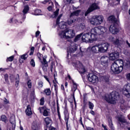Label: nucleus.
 <instances>
[{
    "instance_id": "nucleus-56",
    "label": "nucleus",
    "mask_w": 130,
    "mask_h": 130,
    "mask_svg": "<svg viewBox=\"0 0 130 130\" xmlns=\"http://www.w3.org/2000/svg\"><path fill=\"white\" fill-rule=\"evenodd\" d=\"M57 111L58 115L59 116V118H60V113H59V107H58V110H57Z\"/></svg>"
},
{
    "instance_id": "nucleus-28",
    "label": "nucleus",
    "mask_w": 130,
    "mask_h": 130,
    "mask_svg": "<svg viewBox=\"0 0 130 130\" xmlns=\"http://www.w3.org/2000/svg\"><path fill=\"white\" fill-rule=\"evenodd\" d=\"M59 27L60 29H66L67 28V22L64 21L61 22L59 23Z\"/></svg>"
},
{
    "instance_id": "nucleus-35",
    "label": "nucleus",
    "mask_w": 130,
    "mask_h": 130,
    "mask_svg": "<svg viewBox=\"0 0 130 130\" xmlns=\"http://www.w3.org/2000/svg\"><path fill=\"white\" fill-rule=\"evenodd\" d=\"M75 22H76V19H71L70 20H69L67 21V24L68 25H72V24H73V23H75Z\"/></svg>"
},
{
    "instance_id": "nucleus-26",
    "label": "nucleus",
    "mask_w": 130,
    "mask_h": 130,
    "mask_svg": "<svg viewBox=\"0 0 130 130\" xmlns=\"http://www.w3.org/2000/svg\"><path fill=\"white\" fill-rule=\"evenodd\" d=\"M114 63L117 64L119 68H123V61L121 59L117 60Z\"/></svg>"
},
{
    "instance_id": "nucleus-24",
    "label": "nucleus",
    "mask_w": 130,
    "mask_h": 130,
    "mask_svg": "<svg viewBox=\"0 0 130 130\" xmlns=\"http://www.w3.org/2000/svg\"><path fill=\"white\" fill-rule=\"evenodd\" d=\"M81 12H82L81 10H77L71 13L70 16V18H72V17H74L75 16H76V17H78V16H79L80 14H81Z\"/></svg>"
},
{
    "instance_id": "nucleus-32",
    "label": "nucleus",
    "mask_w": 130,
    "mask_h": 130,
    "mask_svg": "<svg viewBox=\"0 0 130 130\" xmlns=\"http://www.w3.org/2000/svg\"><path fill=\"white\" fill-rule=\"evenodd\" d=\"M44 93L47 96H49V95H50V94H51V91L50 90V88L45 89Z\"/></svg>"
},
{
    "instance_id": "nucleus-39",
    "label": "nucleus",
    "mask_w": 130,
    "mask_h": 130,
    "mask_svg": "<svg viewBox=\"0 0 130 130\" xmlns=\"http://www.w3.org/2000/svg\"><path fill=\"white\" fill-rule=\"evenodd\" d=\"M15 57V56H11L10 57H9L7 58L6 61L8 62L9 61H13V60H14V58Z\"/></svg>"
},
{
    "instance_id": "nucleus-17",
    "label": "nucleus",
    "mask_w": 130,
    "mask_h": 130,
    "mask_svg": "<svg viewBox=\"0 0 130 130\" xmlns=\"http://www.w3.org/2000/svg\"><path fill=\"white\" fill-rule=\"evenodd\" d=\"M109 59L110 60H115L116 58H118L119 57V53L118 52H114L109 54Z\"/></svg>"
},
{
    "instance_id": "nucleus-60",
    "label": "nucleus",
    "mask_w": 130,
    "mask_h": 130,
    "mask_svg": "<svg viewBox=\"0 0 130 130\" xmlns=\"http://www.w3.org/2000/svg\"><path fill=\"white\" fill-rule=\"evenodd\" d=\"M67 2V4H71V3H72V2L73 1V0H65Z\"/></svg>"
},
{
    "instance_id": "nucleus-18",
    "label": "nucleus",
    "mask_w": 130,
    "mask_h": 130,
    "mask_svg": "<svg viewBox=\"0 0 130 130\" xmlns=\"http://www.w3.org/2000/svg\"><path fill=\"white\" fill-rule=\"evenodd\" d=\"M105 98H119V93L116 91H112L109 95L107 94Z\"/></svg>"
},
{
    "instance_id": "nucleus-12",
    "label": "nucleus",
    "mask_w": 130,
    "mask_h": 130,
    "mask_svg": "<svg viewBox=\"0 0 130 130\" xmlns=\"http://www.w3.org/2000/svg\"><path fill=\"white\" fill-rule=\"evenodd\" d=\"M101 64L103 67H108L109 62V57L107 56H102L100 58Z\"/></svg>"
},
{
    "instance_id": "nucleus-9",
    "label": "nucleus",
    "mask_w": 130,
    "mask_h": 130,
    "mask_svg": "<svg viewBox=\"0 0 130 130\" xmlns=\"http://www.w3.org/2000/svg\"><path fill=\"white\" fill-rule=\"evenodd\" d=\"M111 69L113 73H114L115 74H119V73L122 72L123 67H118L117 64H116L115 63H114L111 66Z\"/></svg>"
},
{
    "instance_id": "nucleus-13",
    "label": "nucleus",
    "mask_w": 130,
    "mask_h": 130,
    "mask_svg": "<svg viewBox=\"0 0 130 130\" xmlns=\"http://www.w3.org/2000/svg\"><path fill=\"white\" fill-rule=\"evenodd\" d=\"M123 94L128 98L130 97V83L124 86L123 88Z\"/></svg>"
},
{
    "instance_id": "nucleus-22",
    "label": "nucleus",
    "mask_w": 130,
    "mask_h": 130,
    "mask_svg": "<svg viewBox=\"0 0 130 130\" xmlns=\"http://www.w3.org/2000/svg\"><path fill=\"white\" fill-rule=\"evenodd\" d=\"M53 83L54 87V90L55 91V94L56 96H57V93H58V86H57V84H58V82H57L56 79H55V80L53 81Z\"/></svg>"
},
{
    "instance_id": "nucleus-6",
    "label": "nucleus",
    "mask_w": 130,
    "mask_h": 130,
    "mask_svg": "<svg viewBox=\"0 0 130 130\" xmlns=\"http://www.w3.org/2000/svg\"><path fill=\"white\" fill-rule=\"evenodd\" d=\"M29 11V6H25L22 11V13H21L20 17H21V20H19V19H14L13 23L15 24H22L24 22V20L26 19V14Z\"/></svg>"
},
{
    "instance_id": "nucleus-21",
    "label": "nucleus",
    "mask_w": 130,
    "mask_h": 130,
    "mask_svg": "<svg viewBox=\"0 0 130 130\" xmlns=\"http://www.w3.org/2000/svg\"><path fill=\"white\" fill-rule=\"evenodd\" d=\"M32 130H39V123L37 121H34L32 124Z\"/></svg>"
},
{
    "instance_id": "nucleus-45",
    "label": "nucleus",
    "mask_w": 130,
    "mask_h": 130,
    "mask_svg": "<svg viewBox=\"0 0 130 130\" xmlns=\"http://www.w3.org/2000/svg\"><path fill=\"white\" fill-rule=\"evenodd\" d=\"M27 86L28 88H31L32 87V82L30 80H29L27 82Z\"/></svg>"
},
{
    "instance_id": "nucleus-40",
    "label": "nucleus",
    "mask_w": 130,
    "mask_h": 130,
    "mask_svg": "<svg viewBox=\"0 0 130 130\" xmlns=\"http://www.w3.org/2000/svg\"><path fill=\"white\" fill-rule=\"evenodd\" d=\"M28 57V54L25 53L21 56V58L22 59H24V60H26L27 58Z\"/></svg>"
},
{
    "instance_id": "nucleus-48",
    "label": "nucleus",
    "mask_w": 130,
    "mask_h": 130,
    "mask_svg": "<svg viewBox=\"0 0 130 130\" xmlns=\"http://www.w3.org/2000/svg\"><path fill=\"white\" fill-rule=\"evenodd\" d=\"M30 65L32 66V67H35V61L33 59H32L30 62Z\"/></svg>"
},
{
    "instance_id": "nucleus-33",
    "label": "nucleus",
    "mask_w": 130,
    "mask_h": 130,
    "mask_svg": "<svg viewBox=\"0 0 130 130\" xmlns=\"http://www.w3.org/2000/svg\"><path fill=\"white\" fill-rule=\"evenodd\" d=\"M83 34H80L78 35L74 39L75 42H77V41H79L80 39H81V37H82Z\"/></svg>"
},
{
    "instance_id": "nucleus-8",
    "label": "nucleus",
    "mask_w": 130,
    "mask_h": 130,
    "mask_svg": "<svg viewBox=\"0 0 130 130\" xmlns=\"http://www.w3.org/2000/svg\"><path fill=\"white\" fill-rule=\"evenodd\" d=\"M77 49H78V46L75 43H71L69 44V46L67 48L68 55H69L70 53H74V52H76Z\"/></svg>"
},
{
    "instance_id": "nucleus-55",
    "label": "nucleus",
    "mask_w": 130,
    "mask_h": 130,
    "mask_svg": "<svg viewBox=\"0 0 130 130\" xmlns=\"http://www.w3.org/2000/svg\"><path fill=\"white\" fill-rule=\"evenodd\" d=\"M44 77L46 80V81H47V82H48V83H49V84H50V81H49V79L47 78V76H44Z\"/></svg>"
},
{
    "instance_id": "nucleus-58",
    "label": "nucleus",
    "mask_w": 130,
    "mask_h": 130,
    "mask_svg": "<svg viewBox=\"0 0 130 130\" xmlns=\"http://www.w3.org/2000/svg\"><path fill=\"white\" fill-rule=\"evenodd\" d=\"M90 113L92 115H95V112H94V111L93 110H90Z\"/></svg>"
},
{
    "instance_id": "nucleus-38",
    "label": "nucleus",
    "mask_w": 130,
    "mask_h": 130,
    "mask_svg": "<svg viewBox=\"0 0 130 130\" xmlns=\"http://www.w3.org/2000/svg\"><path fill=\"white\" fill-rule=\"evenodd\" d=\"M109 125L111 129H113V123H112V120H111V119L109 120Z\"/></svg>"
},
{
    "instance_id": "nucleus-46",
    "label": "nucleus",
    "mask_w": 130,
    "mask_h": 130,
    "mask_svg": "<svg viewBox=\"0 0 130 130\" xmlns=\"http://www.w3.org/2000/svg\"><path fill=\"white\" fill-rule=\"evenodd\" d=\"M64 120L66 121V124H68V123L69 122V116L65 115Z\"/></svg>"
},
{
    "instance_id": "nucleus-50",
    "label": "nucleus",
    "mask_w": 130,
    "mask_h": 130,
    "mask_svg": "<svg viewBox=\"0 0 130 130\" xmlns=\"http://www.w3.org/2000/svg\"><path fill=\"white\" fill-rule=\"evenodd\" d=\"M33 53H34V47H31L29 55H32Z\"/></svg>"
},
{
    "instance_id": "nucleus-59",
    "label": "nucleus",
    "mask_w": 130,
    "mask_h": 130,
    "mask_svg": "<svg viewBox=\"0 0 130 130\" xmlns=\"http://www.w3.org/2000/svg\"><path fill=\"white\" fill-rule=\"evenodd\" d=\"M49 130H56V128H54L53 126H51L49 128Z\"/></svg>"
},
{
    "instance_id": "nucleus-29",
    "label": "nucleus",
    "mask_w": 130,
    "mask_h": 130,
    "mask_svg": "<svg viewBox=\"0 0 130 130\" xmlns=\"http://www.w3.org/2000/svg\"><path fill=\"white\" fill-rule=\"evenodd\" d=\"M19 82H20V76H19V74H17L15 78V83H16L15 86L16 87L19 86Z\"/></svg>"
},
{
    "instance_id": "nucleus-3",
    "label": "nucleus",
    "mask_w": 130,
    "mask_h": 130,
    "mask_svg": "<svg viewBox=\"0 0 130 130\" xmlns=\"http://www.w3.org/2000/svg\"><path fill=\"white\" fill-rule=\"evenodd\" d=\"M108 20L109 21L112 22L109 27V31L110 33L114 35L117 34V33L119 32V30L117 28V22H118V21H117L113 16H110L108 18Z\"/></svg>"
},
{
    "instance_id": "nucleus-63",
    "label": "nucleus",
    "mask_w": 130,
    "mask_h": 130,
    "mask_svg": "<svg viewBox=\"0 0 130 130\" xmlns=\"http://www.w3.org/2000/svg\"><path fill=\"white\" fill-rule=\"evenodd\" d=\"M84 53L85 51H82V50H81V56H83V55L84 54Z\"/></svg>"
},
{
    "instance_id": "nucleus-42",
    "label": "nucleus",
    "mask_w": 130,
    "mask_h": 130,
    "mask_svg": "<svg viewBox=\"0 0 130 130\" xmlns=\"http://www.w3.org/2000/svg\"><path fill=\"white\" fill-rule=\"evenodd\" d=\"M1 120L2 121H4V122H6L7 121V117L5 115H3L1 116Z\"/></svg>"
},
{
    "instance_id": "nucleus-62",
    "label": "nucleus",
    "mask_w": 130,
    "mask_h": 130,
    "mask_svg": "<svg viewBox=\"0 0 130 130\" xmlns=\"http://www.w3.org/2000/svg\"><path fill=\"white\" fill-rule=\"evenodd\" d=\"M87 130H94L93 128H92L91 127H87L86 128Z\"/></svg>"
},
{
    "instance_id": "nucleus-11",
    "label": "nucleus",
    "mask_w": 130,
    "mask_h": 130,
    "mask_svg": "<svg viewBox=\"0 0 130 130\" xmlns=\"http://www.w3.org/2000/svg\"><path fill=\"white\" fill-rule=\"evenodd\" d=\"M100 9L99 6H98V5L96 3L92 4L89 9L86 11L85 13V17L88 16V14H90L91 12H93V11H95V10H99Z\"/></svg>"
},
{
    "instance_id": "nucleus-43",
    "label": "nucleus",
    "mask_w": 130,
    "mask_h": 130,
    "mask_svg": "<svg viewBox=\"0 0 130 130\" xmlns=\"http://www.w3.org/2000/svg\"><path fill=\"white\" fill-rule=\"evenodd\" d=\"M4 78H5L6 83L7 84H9V75L8 74H5L4 75Z\"/></svg>"
},
{
    "instance_id": "nucleus-64",
    "label": "nucleus",
    "mask_w": 130,
    "mask_h": 130,
    "mask_svg": "<svg viewBox=\"0 0 130 130\" xmlns=\"http://www.w3.org/2000/svg\"><path fill=\"white\" fill-rule=\"evenodd\" d=\"M126 43L127 45L128 46V47H129V48H130V43H128V41H126Z\"/></svg>"
},
{
    "instance_id": "nucleus-16",
    "label": "nucleus",
    "mask_w": 130,
    "mask_h": 130,
    "mask_svg": "<svg viewBox=\"0 0 130 130\" xmlns=\"http://www.w3.org/2000/svg\"><path fill=\"white\" fill-rule=\"evenodd\" d=\"M73 83V86L72 87L71 89V94H72V98H75V93L76 92V91H79L78 90H77V88L78 87V85H77V83L74 81V80H72Z\"/></svg>"
},
{
    "instance_id": "nucleus-20",
    "label": "nucleus",
    "mask_w": 130,
    "mask_h": 130,
    "mask_svg": "<svg viewBox=\"0 0 130 130\" xmlns=\"http://www.w3.org/2000/svg\"><path fill=\"white\" fill-rule=\"evenodd\" d=\"M54 4L57 10L55 11V12H54L53 18H56V16L58 15V12H59V5H58V3L55 1Z\"/></svg>"
},
{
    "instance_id": "nucleus-19",
    "label": "nucleus",
    "mask_w": 130,
    "mask_h": 130,
    "mask_svg": "<svg viewBox=\"0 0 130 130\" xmlns=\"http://www.w3.org/2000/svg\"><path fill=\"white\" fill-rule=\"evenodd\" d=\"M112 42H113V44H115V45H120L121 43H122V41L119 40V39L116 38V39H114V38H113L111 40Z\"/></svg>"
},
{
    "instance_id": "nucleus-27",
    "label": "nucleus",
    "mask_w": 130,
    "mask_h": 130,
    "mask_svg": "<svg viewBox=\"0 0 130 130\" xmlns=\"http://www.w3.org/2000/svg\"><path fill=\"white\" fill-rule=\"evenodd\" d=\"M26 115L30 116V115H32V111L31 110V106L28 105L27 106L26 110L25 111Z\"/></svg>"
},
{
    "instance_id": "nucleus-49",
    "label": "nucleus",
    "mask_w": 130,
    "mask_h": 130,
    "mask_svg": "<svg viewBox=\"0 0 130 130\" xmlns=\"http://www.w3.org/2000/svg\"><path fill=\"white\" fill-rule=\"evenodd\" d=\"M40 105H44V98L41 99Z\"/></svg>"
},
{
    "instance_id": "nucleus-2",
    "label": "nucleus",
    "mask_w": 130,
    "mask_h": 130,
    "mask_svg": "<svg viewBox=\"0 0 130 130\" xmlns=\"http://www.w3.org/2000/svg\"><path fill=\"white\" fill-rule=\"evenodd\" d=\"M109 47L108 43H98L92 47H89L88 49L92 53H104L107 52Z\"/></svg>"
},
{
    "instance_id": "nucleus-5",
    "label": "nucleus",
    "mask_w": 130,
    "mask_h": 130,
    "mask_svg": "<svg viewBox=\"0 0 130 130\" xmlns=\"http://www.w3.org/2000/svg\"><path fill=\"white\" fill-rule=\"evenodd\" d=\"M104 17L102 15H94L92 16V18H90L89 22L93 26H98V25H101L103 23Z\"/></svg>"
},
{
    "instance_id": "nucleus-14",
    "label": "nucleus",
    "mask_w": 130,
    "mask_h": 130,
    "mask_svg": "<svg viewBox=\"0 0 130 130\" xmlns=\"http://www.w3.org/2000/svg\"><path fill=\"white\" fill-rule=\"evenodd\" d=\"M38 110H39L40 113H42V110L44 111L43 114L44 116H48L50 113L49 112L50 110L49 109H47L46 106L39 108Z\"/></svg>"
},
{
    "instance_id": "nucleus-52",
    "label": "nucleus",
    "mask_w": 130,
    "mask_h": 130,
    "mask_svg": "<svg viewBox=\"0 0 130 130\" xmlns=\"http://www.w3.org/2000/svg\"><path fill=\"white\" fill-rule=\"evenodd\" d=\"M37 56L38 58L40 59V60H41V57H42V54H41L40 53H38Z\"/></svg>"
},
{
    "instance_id": "nucleus-15",
    "label": "nucleus",
    "mask_w": 130,
    "mask_h": 130,
    "mask_svg": "<svg viewBox=\"0 0 130 130\" xmlns=\"http://www.w3.org/2000/svg\"><path fill=\"white\" fill-rule=\"evenodd\" d=\"M117 119L119 121V123H122V124H128V122L125 119V117L122 115L117 116Z\"/></svg>"
},
{
    "instance_id": "nucleus-31",
    "label": "nucleus",
    "mask_w": 130,
    "mask_h": 130,
    "mask_svg": "<svg viewBox=\"0 0 130 130\" xmlns=\"http://www.w3.org/2000/svg\"><path fill=\"white\" fill-rule=\"evenodd\" d=\"M78 27L79 28V29H80V30H84V29H85V23H81L78 24Z\"/></svg>"
},
{
    "instance_id": "nucleus-4",
    "label": "nucleus",
    "mask_w": 130,
    "mask_h": 130,
    "mask_svg": "<svg viewBox=\"0 0 130 130\" xmlns=\"http://www.w3.org/2000/svg\"><path fill=\"white\" fill-rule=\"evenodd\" d=\"M58 35L60 38L70 39L75 37V31H74V29H66L64 30L60 31Z\"/></svg>"
},
{
    "instance_id": "nucleus-57",
    "label": "nucleus",
    "mask_w": 130,
    "mask_h": 130,
    "mask_svg": "<svg viewBox=\"0 0 130 130\" xmlns=\"http://www.w3.org/2000/svg\"><path fill=\"white\" fill-rule=\"evenodd\" d=\"M40 34V31H37L36 32V37H38L39 36V35Z\"/></svg>"
},
{
    "instance_id": "nucleus-53",
    "label": "nucleus",
    "mask_w": 130,
    "mask_h": 130,
    "mask_svg": "<svg viewBox=\"0 0 130 130\" xmlns=\"http://www.w3.org/2000/svg\"><path fill=\"white\" fill-rule=\"evenodd\" d=\"M126 66L128 68H130V59H128L126 62Z\"/></svg>"
},
{
    "instance_id": "nucleus-23",
    "label": "nucleus",
    "mask_w": 130,
    "mask_h": 130,
    "mask_svg": "<svg viewBox=\"0 0 130 130\" xmlns=\"http://www.w3.org/2000/svg\"><path fill=\"white\" fill-rule=\"evenodd\" d=\"M105 100L110 104H115L116 103V99L115 98H105Z\"/></svg>"
},
{
    "instance_id": "nucleus-34",
    "label": "nucleus",
    "mask_w": 130,
    "mask_h": 130,
    "mask_svg": "<svg viewBox=\"0 0 130 130\" xmlns=\"http://www.w3.org/2000/svg\"><path fill=\"white\" fill-rule=\"evenodd\" d=\"M43 87V82L42 81H40L38 83V88L40 90L41 88Z\"/></svg>"
},
{
    "instance_id": "nucleus-1",
    "label": "nucleus",
    "mask_w": 130,
    "mask_h": 130,
    "mask_svg": "<svg viewBox=\"0 0 130 130\" xmlns=\"http://www.w3.org/2000/svg\"><path fill=\"white\" fill-rule=\"evenodd\" d=\"M107 32V28L104 26H99L92 28L90 32H87L82 35V40L83 42H89L91 40H96L98 35H103Z\"/></svg>"
},
{
    "instance_id": "nucleus-36",
    "label": "nucleus",
    "mask_w": 130,
    "mask_h": 130,
    "mask_svg": "<svg viewBox=\"0 0 130 130\" xmlns=\"http://www.w3.org/2000/svg\"><path fill=\"white\" fill-rule=\"evenodd\" d=\"M88 106L89 109H91V110H93L94 108V104L91 102H88Z\"/></svg>"
},
{
    "instance_id": "nucleus-10",
    "label": "nucleus",
    "mask_w": 130,
    "mask_h": 130,
    "mask_svg": "<svg viewBox=\"0 0 130 130\" xmlns=\"http://www.w3.org/2000/svg\"><path fill=\"white\" fill-rule=\"evenodd\" d=\"M73 66L79 69V72L80 74H84L86 72L85 67L83 66V64L79 61H77L76 63H73Z\"/></svg>"
},
{
    "instance_id": "nucleus-25",
    "label": "nucleus",
    "mask_w": 130,
    "mask_h": 130,
    "mask_svg": "<svg viewBox=\"0 0 130 130\" xmlns=\"http://www.w3.org/2000/svg\"><path fill=\"white\" fill-rule=\"evenodd\" d=\"M44 4H51V5H50V6H49L48 7V11H49L50 12V11H52V8H53V3L52 2H51V1L50 0H46V1H45L44 2H43Z\"/></svg>"
},
{
    "instance_id": "nucleus-41",
    "label": "nucleus",
    "mask_w": 130,
    "mask_h": 130,
    "mask_svg": "<svg viewBox=\"0 0 130 130\" xmlns=\"http://www.w3.org/2000/svg\"><path fill=\"white\" fill-rule=\"evenodd\" d=\"M40 13H41V10H40L39 9H36L35 11V15L36 16H38V15H40Z\"/></svg>"
},
{
    "instance_id": "nucleus-47",
    "label": "nucleus",
    "mask_w": 130,
    "mask_h": 130,
    "mask_svg": "<svg viewBox=\"0 0 130 130\" xmlns=\"http://www.w3.org/2000/svg\"><path fill=\"white\" fill-rule=\"evenodd\" d=\"M10 79L11 82L13 83L15 81V76L14 75H11L10 76Z\"/></svg>"
},
{
    "instance_id": "nucleus-44",
    "label": "nucleus",
    "mask_w": 130,
    "mask_h": 130,
    "mask_svg": "<svg viewBox=\"0 0 130 130\" xmlns=\"http://www.w3.org/2000/svg\"><path fill=\"white\" fill-rule=\"evenodd\" d=\"M42 69L44 72H47V67L45 64H42Z\"/></svg>"
},
{
    "instance_id": "nucleus-30",
    "label": "nucleus",
    "mask_w": 130,
    "mask_h": 130,
    "mask_svg": "<svg viewBox=\"0 0 130 130\" xmlns=\"http://www.w3.org/2000/svg\"><path fill=\"white\" fill-rule=\"evenodd\" d=\"M44 120L47 125H48V124H50V123L52 122L51 119L49 117H46V118L44 119Z\"/></svg>"
},
{
    "instance_id": "nucleus-51",
    "label": "nucleus",
    "mask_w": 130,
    "mask_h": 130,
    "mask_svg": "<svg viewBox=\"0 0 130 130\" xmlns=\"http://www.w3.org/2000/svg\"><path fill=\"white\" fill-rule=\"evenodd\" d=\"M61 17H62V14H60L58 18H57V20H56V24H59L58 22H59V19H60Z\"/></svg>"
},
{
    "instance_id": "nucleus-54",
    "label": "nucleus",
    "mask_w": 130,
    "mask_h": 130,
    "mask_svg": "<svg viewBox=\"0 0 130 130\" xmlns=\"http://www.w3.org/2000/svg\"><path fill=\"white\" fill-rule=\"evenodd\" d=\"M4 104H9V100H7V99H5L4 100Z\"/></svg>"
},
{
    "instance_id": "nucleus-37",
    "label": "nucleus",
    "mask_w": 130,
    "mask_h": 130,
    "mask_svg": "<svg viewBox=\"0 0 130 130\" xmlns=\"http://www.w3.org/2000/svg\"><path fill=\"white\" fill-rule=\"evenodd\" d=\"M47 56H45L43 57V61H42V64H47V61H46Z\"/></svg>"
},
{
    "instance_id": "nucleus-61",
    "label": "nucleus",
    "mask_w": 130,
    "mask_h": 130,
    "mask_svg": "<svg viewBox=\"0 0 130 130\" xmlns=\"http://www.w3.org/2000/svg\"><path fill=\"white\" fill-rule=\"evenodd\" d=\"M79 122L81 123V124H82V125H84V124H83V121H82V117H80Z\"/></svg>"
},
{
    "instance_id": "nucleus-7",
    "label": "nucleus",
    "mask_w": 130,
    "mask_h": 130,
    "mask_svg": "<svg viewBox=\"0 0 130 130\" xmlns=\"http://www.w3.org/2000/svg\"><path fill=\"white\" fill-rule=\"evenodd\" d=\"M87 78L89 82L92 84H95L96 85L98 84V82H99L98 76L93 73H89L87 75Z\"/></svg>"
}]
</instances>
